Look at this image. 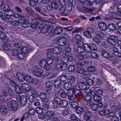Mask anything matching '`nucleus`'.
I'll return each mask as SVG.
<instances>
[{
  "label": "nucleus",
  "mask_w": 121,
  "mask_h": 121,
  "mask_svg": "<svg viewBox=\"0 0 121 121\" xmlns=\"http://www.w3.org/2000/svg\"><path fill=\"white\" fill-rule=\"evenodd\" d=\"M88 4L86 3L82 5V7L85 10H87L88 11L93 12L92 10L89 8H91L92 7L93 2L96 1L97 3H99L101 1V0H87Z\"/></svg>",
  "instance_id": "obj_1"
},
{
  "label": "nucleus",
  "mask_w": 121,
  "mask_h": 121,
  "mask_svg": "<svg viewBox=\"0 0 121 121\" xmlns=\"http://www.w3.org/2000/svg\"><path fill=\"white\" fill-rule=\"evenodd\" d=\"M7 106L10 110H16L18 107L17 102L13 100L7 103Z\"/></svg>",
  "instance_id": "obj_2"
},
{
  "label": "nucleus",
  "mask_w": 121,
  "mask_h": 121,
  "mask_svg": "<svg viewBox=\"0 0 121 121\" xmlns=\"http://www.w3.org/2000/svg\"><path fill=\"white\" fill-rule=\"evenodd\" d=\"M16 99L17 102H20L22 106H24L26 104L27 99L25 95H22V96L18 95L17 96Z\"/></svg>",
  "instance_id": "obj_3"
},
{
  "label": "nucleus",
  "mask_w": 121,
  "mask_h": 121,
  "mask_svg": "<svg viewBox=\"0 0 121 121\" xmlns=\"http://www.w3.org/2000/svg\"><path fill=\"white\" fill-rule=\"evenodd\" d=\"M43 20L38 18H35L33 19L31 21V28L32 29L35 28L40 23H41L43 22Z\"/></svg>",
  "instance_id": "obj_4"
},
{
  "label": "nucleus",
  "mask_w": 121,
  "mask_h": 121,
  "mask_svg": "<svg viewBox=\"0 0 121 121\" xmlns=\"http://www.w3.org/2000/svg\"><path fill=\"white\" fill-rule=\"evenodd\" d=\"M61 99L60 98L57 97L53 98L52 100V102L54 108H57L59 107Z\"/></svg>",
  "instance_id": "obj_5"
},
{
  "label": "nucleus",
  "mask_w": 121,
  "mask_h": 121,
  "mask_svg": "<svg viewBox=\"0 0 121 121\" xmlns=\"http://www.w3.org/2000/svg\"><path fill=\"white\" fill-rule=\"evenodd\" d=\"M39 65L41 67L45 68L46 70H48L51 68V66L47 63V61L45 59L41 60Z\"/></svg>",
  "instance_id": "obj_6"
},
{
  "label": "nucleus",
  "mask_w": 121,
  "mask_h": 121,
  "mask_svg": "<svg viewBox=\"0 0 121 121\" xmlns=\"http://www.w3.org/2000/svg\"><path fill=\"white\" fill-rule=\"evenodd\" d=\"M75 92L73 89H72L71 90L69 91V93L67 94L69 100H73L75 99L76 96Z\"/></svg>",
  "instance_id": "obj_7"
},
{
  "label": "nucleus",
  "mask_w": 121,
  "mask_h": 121,
  "mask_svg": "<svg viewBox=\"0 0 121 121\" xmlns=\"http://www.w3.org/2000/svg\"><path fill=\"white\" fill-rule=\"evenodd\" d=\"M37 70H34L32 71V73L35 76L41 77L43 75V71L42 69H40L37 68Z\"/></svg>",
  "instance_id": "obj_8"
},
{
  "label": "nucleus",
  "mask_w": 121,
  "mask_h": 121,
  "mask_svg": "<svg viewBox=\"0 0 121 121\" xmlns=\"http://www.w3.org/2000/svg\"><path fill=\"white\" fill-rule=\"evenodd\" d=\"M22 89L24 91H28L30 90L31 87L29 84L25 83H22L21 85Z\"/></svg>",
  "instance_id": "obj_9"
},
{
  "label": "nucleus",
  "mask_w": 121,
  "mask_h": 121,
  "mask_svg": "<svg viewBox=\"0 0 121 121\" xmlns=\"http://www.w3.org/2000/svg\"><path fill=\"white\" fill-rule=\"evenodd\" d=\"M67 40L64 37H62L58 39L57 41L58 44L60 46H63L65 45L66 43Z\"/></svg>",
  "instance_id": "obj_10"
},
{
  "label": "nucleus",
  "mask_w": 121,
  "mask_h": 121,
  "mask_svg": "<svg viewBox=\"0 0 121 121\" xmlns=\"http://www.w3.org/2000/svg\"><path fill=\"white\" fill-rule=\"evenodd\" d=\"M99 28L101 30L105 31L107 30L108 28L107 25L104 22H101L98 24Z\"/></svg>",
  "instance_id": "obj_11"
},
{
  "label": "nucleus",
  "mask_w": 121,
  "mask_h": 121,
  "mask_svg": "<svg viewBox=\"0 0 121 121\" xmlns=\"http://www.w3.org/2000/svg\"><path fill=\"white\" fill-rule=\"evenodd\" d=\"M117 39L116 37L114 36H111L107 39V41L109 43L114 45L115 44V40Z\"/></svg>",
  "instance_id": "obj_12"
},
{
  "label": "nucleus",
  "mask_w": 121,
  "mask_h": 121,
  "mask_svg": "<svg viewBox=\"0 0 121 121\" xmlns=\"http://www.w3.org/2000/svg\"><path fill=\"white\" fill-rule=\"evenodd\" d=\"M0 39L3 41L5 40L6 42L9 41V39L7 37L6 34L2 31H0Z\"/></svg>",
  "instance_id": "obj_13"
},
{
  "label": "nucleus",
  "mask_w": 121,
  "mask_h": 121,
  "mask_svg": "<svg viewBox=\"0 0 121 121\" xmlns=\"http://www.w3.org/2000/svg\"><path fill=\"white\" fill-rule=\"evenodd\" d=\"M17 77L19 80L21 82H23L25 80L24 74L22 73H17Z\"/></svg>",
  "instance_id": "obj_14"
},
{
  "label": "nucleus",
  "mask_w": 121,
  "mask_h": 121,
  "mask_svg": "<svg viewBox=\"0 0 121 121\" xmlns=\"http://www.w3.org/2000/svg\"><path fill=\"white\" fill-rule=\"evenodd\" d=\"M65 10L64 7H62L59 9V11L61 15L65 16H68V14Z\"/></svg>",
  "instance_id": "obj_15"
},
{
  "label": "nucleus",
  "mask_w": 121,
  "mask_h": 121,
  "mask_svg": "<svg viewBox=\"0 0 121 121\" xmlns=\"http://www.w3.org/2000/svg\"><path fill=\"white\" fill-rule=\"evenodd\" d=\"M68 104V101L66 100H61L59 106L60 108H65L67 106Z\"/></svg>",
  "instance_id": "obj_16"
},
{
  "label": "nucleus",
  "mask_w": 121,
  "mask_h": 121,
  "mask_svg": "<svg viewBox=\"0 0 121 121\" xmlns=\"http://www.w3.org/2000/svg\"><path fill=\"white\" fill-rule=\"evenodd\" d=\"M120 107V106L118 104H115L112 105L111 109L113 112L115 113L118 111Z\"/></svg>",
  "instance_id": "obj_17"
},
{
  "label": "nucleus",
  "mask_w": 121,
  "mask_h": 121,
  "mask_svg": "<svg viewBox=\"0 0 121 121\" xmlns=\"http://www.w3.org/2000/svg\"><path fill=\"white\" fill-rule=\"evenodd\" d=\"M114 55L117 56H119L121 57V54L118 52V49L116 47H113L112 52Z\"/></svg>",
  "instance_id": "obj_18"
},
{
  "label": "nucleus",
  "mask_w": 121,
  "mask_h": 121,
  "mask_svg": "<svg viewBox=\"0 0 121 121\" xmlns=\"http://www.w3.org/2000/svg\"><path fill=\"white\" fill-rule=\"evenodd\" d=\"M46 56L48 59H57L58 56L54 55V54L52 52H47L46 54Z\"/></svg>",
  "instance_id": "obj_19"
},
{
  "label": "nucleus",
  "mask_w": 121,
  "mask_h": 121,
  "mask_svg": "<svg viewBox=\"0 0 121 121\" xmlns=\"http://www.w3.org/2000/svg\"><path fill=\"white\" fill-rule=\"evenodd\" d=\"M25 79L27 82L30 83L32 84L34 82L33 78L29 75H26L25 76Z\"/></svg>",
  "instance_id": "obj_20"
},
{
  "label": "nucleus",
  "mask_w": 121,
  "mask_h": 121,
  "mask_svg": "<svg viewBox=\"0 0 121 121\" xmlns=\"http://www.w3.org/2000/svg\"><path fill=\"white\" fill-rule=\"evenodd\" d=\"M53 51L55 53L59 54L61 52L62 49L61 48L59 47H55L52 48Z\"/></svg>",
  "instance_id": "obj_21"
},
{
  "label": "nucleus",
  "mask_w": 121,
  "mask_h": 121,
  "mask_svg": "<svg viewBox=\"0 0 121 121\" xmlns=\"http://www.w3.org/2000/svg\"><path fill=\"white\" fill-rule=\"evenodd\" d=\"M85 57L88 58L89 57V56L87 54H85L84 55H82L80 54H77L76 56V57L77 59L80 61H81L83 60Z\"/></svg>",
  "instance_id": "obj_22"
},
{
  "label": "nucleus",
  "mask_w": 121,
  "mask_h": 121,
  "mask_svg": "<svg viewBox=\"0 0 121 121\" xmlns=\"http://www.w3.org/2000/svg\"><path fill=\"white\" fill-rule=\"evenodd\" d=\"M90 44L89 45L86 43H85L83 45V48L84 51L86 52H91Z\"/></svg>",
  "instance_id": "obj_23"
},
{
  "label": "nucleus",
  "mask_w": 121,
  "mask_h": 121,
  "mask_svg": "<svg viewBox=\"0 0 121 121\" xmlns=\"http://www.w3.org/2000/svg\"><path fill=\"white\" fill-rule=\"evenodd\" d=\"M72 86V83L69 82H67L65 83L63 85L64 88L65 89H69Z\"/></svg>",
  "instance_id": "obj_24"
},
{
  "label": "nucleus",
  "mask_w": 121,
  "mask_h": 121,
  "mask_svg": "<svg viewBox=\"0 0 121 121\" xmlns=\"http://www.w3.org/2000/svg\"><path fill=\"white\" fill-rule=\"evenodd\" d=\"M55 116L54 112L52 110H48L46 112V116L47 117H52Z\"/></svg>",
  "instance_id": "obj_25"
},
{
  "label": "nucleus",
  "mask_w": 121,
  "mask_h": 121,
  "mask_svg": "<svg viewBox=\"0 0 121 121\" xmlns=\"http://www.w3.org/2000/svg\"><path fill=\"white\" fill-rule=\"evenodd\" d=\"M63 31V28L60 27H56L54 30V32L55 34L57 35L60 34Z\"/></svg>",
  "instance_id": "obj_26"
},
{
  "label": "nucleus",
  "mask_w": 121,
  "mask_h": 121,
  "mask_svg": "<svg viewBox=\"0 0 121 121\" xmlns=\"http://www.w3.org/2000/svg\"><path fill=\"white\" fill-rule=\"evenodd\" d=\"M52 82L50 81H47L45 83L46 88L47 90L50 91L52 90Z\"/></svg>",
  "instance_id": "obj_27"
},
{
  "label": "nucleus",
  "mask_w": 121,
  "mask_h": 121,
  "mask_svg": "<svg viewBox=\"0 0 121 121\" xmlns=\"http://www.w3.org/2000/svg\"><path fill=\"white\" fill-rule=\"evenodd\" d=\"M69 118L71 120L74 121H81V120L74 114L70 115Z\"/></svg>",
  "instance_id": "obj_28"
},
{
  "label": "nucleus",
  "mask_w": 121,
  "mask_h": 121,
  "mask_svg": "<svg viewBox=\"0 0 121 121\" xmlns=\"http://www.w3.org/2000/svg\"><path fill=\"white\" fill-rule=\"evenodd\" d=\"M78 86L79 89L82 90L86 89V85L85 83L83 82H81L78 85Z\"/></svg>",
  "instance_id": "obj_29"
},
{
  "label": "nucleus",
  "mask_w": 121,
  "mask_h": 121,
  "mask_svg": "<svg viewBox=\"0 0 121 121\" xmlns=\"http://www.w3.org/2000/svg\"><path fill=\"white\" fill-rule=\"evenodd\" d=\"M10 7L6 4H3L1 7V9L4 11H4L10 9Z\"/></svg>",
  "instance_id": "obj_30"
},
{
  "label": "nucleus",
  "mask_w": 121,
  "mask_h": 121,
  "mask_svg": "<svg viewBox=\"0 0 121 121\" xmlns=\"http://www.w3.org/2000/svg\"><path fill=\"white\" fill-rule=\"evenodd\" d=\"M0 110L2 112L5 114L7 112V109L5 106L4 105H0Z\"/></svg>",
  "instance_id": "obj_31"
},
{
  "label": "nucleus",
  "mask_w": 121,
  "mask_h": 121,
  "mask_svg": "<svg viewBox=\"0 0 121 121\" xmlns=\"http://www.w3.org/2000/svg\"><path fill=\"white\" fill-rule=\"evenodd\" d=\"M27 46H25L22 47L21 49V52L23 54H26L29 52V48Z\"/></svg>",
  "instance_id": "obj_32"
},
{
  "label": "nucleus",
  "mask_w": 121,
  "mask_h": 121,
  "mask_svg": "<svg viewBox=\"0 0 121 121\" xmlns=\"http://www.w3.org/2000/svg\"><path fill=\"white\" fill-rule=\"evenodd\" d=\"M45 25L44 24V23L43 24L42 22L41 23V25L39 27V29L40 30L41 32L43 33L47 32V30H44V29L46 28L45 27Z\"/></svg>",
  "instance_id": "obj_33"
},
{
  "label": "nucleus",
  "mask_w": 121,
  "mask_h": 121,
  "mask_svg": "<svg viewBox=\"0 0 121 121\" xmlns=\"http://www.w3.org/2000/svg\"><path fill=\"white\" fill-rule=\"evenodd\" d=\"M93 40L97 44H100L101 41V38L96 36H94L92 38Z\"/></svg>",
  "instance_id": "obj_34"
},
{
  "label": "nucleus",
  "mask_w": 121,
  "mask_h": 121,
  "mask_svg": "<svg viewBox=\"0 0 121 121\" xmlns=\"http://www.w3.org/2000/svg\"><path fill=\"white\" fill-rule=\"evenodd\" d=\"M27 54L21 53H18L17 56V58L19 60H22L25 58L27 56Z\"/></svg>",
  "instance_id": "obj_35"
},
{
  "label": "nucleus",
  "mask_w": 121,
  "mask_h": 121,
  "mask_svg": "<svg viewBox=\"0 0 121 121\" xmlns=\"http://www.w3.org/2000/svg\"><path fill=\"white\" fill-rule=\"evenodd\" d=\"M108 27L109 29L111 31H114L116 28L115 25L112 23L109 24Z\"/></svg>",
  "instance_id": "obj_36"
},
{
  "label": "nucleus",
  "mask_w": 121,
  "mask_h": 121,
  "mask_svg": "<svg viewBox=\"0 0 121 121\" xmlns=\"http://www.w3.org/2000/svg\"><path fill=\"white\" fill-rule=\"evenodd\" d=\"M93 98L94 101L95 102H100L102 100V98L101 96L97 95L93 96Z\"/></svg>",
  "instance_id": "obj_37"
},
{
  "label": "nucleus",
  "mask_w": 121,
  "mask_h": 121,
  "mask_svg": "<svg viewBox=\"0 0 121 121\" xmlns=\"http://www.w3.org/2000/svg\"><path fill=\"white\" fill-rule=\"evenodd\" d=\"M57 59V61L56 63V69H59L61 67L62 63L61 60L58 59V58Z\"/></svg>",
  "instance_id": "obj_38"
},
{
  "label": "nucleus",
  "mask_w": 121,
  "mask_h": 121,
  "mask_svg": "<svg viewBox=\"0 0 121 121\" xmlns=\"http://www.w3.org/2000/svg\"><path fill=\"white\" fill-rule=\"evenodd\" d=\"M95 33L96 35L100 37H103L105 35L103 32L98 30L95 31Z\"/></svg>",
  "instance_id": "obj_39"
},
{
  "label": "nucleus",
  "mask_w": 121,
  "mask_h": 121,
  "mask_svg": "<svg viewBox=\"0 0 121 121\" xmlns=\"http://www.w3.org/2000/svg\"><path fill=\"white\" fill-rule=\"evenodd\" d=\"M101 55L105 58H108L110 56L109 53L107 52L105 50H103L101 51Z\"/></svg>",
  "instance_id": "obj_40"
},
{
  "label": "nucleus",
  "mask_w": 121,
  "mask_h": 121,
  "mask_svg": "<svg viewBox=\"0 0 121 121\" xmlns=\"http://www.w3.org/2000/svg\"><path fill=\"white\" fill-rule=\"evenodd\" d=\"M4 14L7 16H12L13 15V12L10 10V9L8 10L7 11H5L4 12Z\"/></svg>",
  "instance_id": "obj_41"
},
{
  "label": "nucleus",
  "mask_w": 121,
  "mask_h": 121,
  "mask_svg": "<svg viewBox=\"0 0 121 121\" xmlns=\"http://www.w3.org/2000/svg\"><path fill=\"white\" fill-rule=\"evenodd\" d=\"M45 27L46 28L47 30V33H50L53 30V28L50 25H45Z\"/></svg>",
  "instance_id": "obj_42"
},
{
  "label": "nucleus",
  "mask_w": 121,
  "mask_h": 121,
  "mask_svg": "<svg viewBox=\"0 0 121 121\" xmlns=\"http://www.w3.org/2000/svg\"><path fill=\"white\" fill-rule=\"evenodd\" d=\"M11 53L12 55L16 56L18 54L19 51L16 49H13L11 50Z\"/></svg>",
  "instance_id": "obj_43"
},
{
  "label": "nucleus",
  "mask_w": 121,
  "mask_h": 121,
  "mask_svg": "<svg viewBox=\"0 0 121 121\" xmlns=\"http://www.w3.org/2000/svg\"><path fill=\"white\" fill-rule=\"evenodd\" d=\"M90 107L91 109L94 111H97L98 108L97 105L95 103H93L91 104Z\"/></svg>",
  "instance_id": "obj_44"
},
{
  "label": "nucleus",
  "mask_w": 121,
  "mask_h": 121,
  "mask_svg": "<svg viewBox=\"0 0 121 121\" xmlns=\"http://www.w3.org/2000/svg\"><path fill=\"white\" fill-rule=\"evenodd\" d=\"M24 8L27 12L30 13L32 15H33L34 14V13L33 12V10L32 9L30 8V7H24Z\"/></svg>",
  "instance_id": "obj_45"
},
{
  "label": "nucleus",
  "mask_w": 121,
  "mask_h": 121,
  "mask_svg": "<svg viewBox=\"0 0 121 121\" xmlns=\"http://www.w3.org/2000/svg\"><path fill=\"white\" fill-rule=\"evenodd\" d=\"M10 44L9 43H4L3 46V48L4 50L8 51L10 48Z\"/></svg>",
  "instance_id": "obj_46"
},
{
  "label": "nucleus",
  "mask_w": 121,
  "mask_h": 121,
  "mask_svg": "<svg viewBox=\"0 0 121 121\" xmlns=\"http://www.w3.org/2000/svg\"><path fill=\"white\" fill-rule=\"evenodd\" d=\"M15 91L18 94L22 93V91L21 88L18 85H17L15 86Z\"/></svg>",
  "instance_id": "obj_47"
},
{
  "label": "nucleus",
  "mask_w": 121,
  "mask_h": 121,
  "mask_svg": "<svg viewBox=\"0 0 121 121\" xmlns=\"http://www.w3.org/2000/svg\"><path fill=\"white\" fill-rule=\"evenodd\" d=\"M61 84V82L60 80H57L55 81L54 84L55 87L57 88L59 87Z\"/></svg>",
  "instance_id": "obj_48"
},
{
  "label": "nucleus",
  "mask_w": 121,
  "mask_h": 121,
  "mask_svg": "<svg viewBox=\"0 0 121 121\" xmlns=\"http://www.w3.org/2000/svg\"><path fill=\"white\" fill-rule=\"evenodd\" d=\"M92 99V97L91 95L89 94L85 95L84 98V100L85 101H91Z\"/></svg>",
  "instance_id": "obj_49"
},
{
  "label": "nucleus",
  "mask_w": 121,
  "mask_h": 121,
  "mask_svg": "<svg viewBox=\"0 0 121 121\" xmlns=\"http://www.w3.org/2000/svg\"><path fill=\"white\" fill-rule=\"evenodd\" d=\"M77 71V73H84V74H85V73L86 72H87L86 71L85 69L84 68H78Z\"/></svg>",
  "instance_id": "obj_50"
},
{
  "label": "nucleus",
  "mask_w": 121,
  "mask_h": 121,
  "mask_svg": "<svg viewBox=\"0 0 121 121\" xmlns=\"http://www.w3.org/2000/svg\"><path fill=\"white\" fill-rule=\"evenodd\" d=\"M66 11L68 14V15L69 14V12L72 10V8L71 6L70 5H67L65 6L64 7Z\"/></svg>",
  "instance_id": "obj_51"
},
{
  "label": "nucleus",
  "mask_w": 121,
  "mask_h": 121,
  "mask_svg": "<svg viewBox=\"0 0 121 121\" xmlns=\"http://www.w3.org/2000/svg\"><path fill=\"white\" fill-rule=\"evenodd\" d=\"M85 64V63L84 61H82L81 62H77L76 63V65L77 68H80L81 67H83Z\"/></svg>",
  "instance_id": "obj_52"
},
{
  "label": "nucleus",
  "mask_w": 121,
  "mask_h": 121,
  "mask_svg": "<svg viewBox=\"0 0 121 121\" xmlns=\"http://www.w3.org/2000/svg\"><path fill=\"white\" fill-rule=\"evenodd\" d=\"M87 70L88 72H94L96 70V69L95 67L92 66H90L88 67Z\"/></svg>",
  "instance_id": "obj_53"
},
{
  "label": "nucleus",
  "mask_w": 121,
  "mask_h": 121,
  "mask_svg": "<svg viewBox=\"0 0 121 121\" xmlns=\"http://www.w3.org/2000/svg\"><path fill=\"white\" fill-rule=\"evenodd\" d=\"M71 106L73 108H76L78 106V103L76 101H73L71 103Z\"/></svg>",
  "instance_id": "obj_54"
},
{
  "label": "nucleus",
  "mask_w": 121,
  "mask_h": 121,
  "mask_svg": "<svg viewBox=\"0 0 121 121\" xmlns=\"http://www.w3.org/2000/svg\"><path fill=\"white\" fill-rule=\"evenodd\" d=\"M51 4L53 9H56L58 8V5L56 2L54 1L53 2L51 3Z\"/></svg>",
  "instance_id": "obj_55"
},
{
  "label": "nucleus",
  "mask_w": 121,
  "mask_h": 121,
  "mask_svg": "<svg viewBox=\"0 0 121 121\" xmlns=\"http://www.w3.org/2000/svg\"><path fill=\"white\" fill-rule=\"evenodd\" d=\"M67 79L69 81L74 82L75 81V79L74 78V76L73 75L69 76L67 77Z\"/></svg>",
  "instance_id": "obj_56"
},
{
  "label": "nucleus",
  "mask_w": 121,
  "mask_h": 121,
  "mask_svg": "<svg viewBox=\"0 0 121 121\" xmlns=\"http://www.w3.org/2000/svg\"><path fill=\"white\" fill-rule=\"evenodd\" d=\"M83 118L84 120L86 121L90 119L91 118V117L90 116L88 115L87 112H86L83 115Z\"/></svg>",
  "instance_id": "obj_57"
},
{
  "label": "nucleus",
  "mask_w": 121,
  "mask_h": 121,
  "mask_svg": "<svg viewBox=\"0 0 121 121\" xmlns=\"http://www.w3.org/2000/svg\"><path fill=\"white\" fill-rule=\"evenodd\" d=\"M29 117V113L28 112H26L23 116V117L21 119V121H23L25 119H27Z\"/></svg>",
  "instance_id": "obj_58"
},
{
  "label": "nucleus",
  "mask_w": 121,
  "mask_h": 121,
  "mask_svg": "<svg viewBox=\"0 0 121 121\" xmlns=\"http://www.w3.org/2000/svg\"><path fill=\"white\" fill-rule=\"evenodd\" d=\"M32 95L36 98L38 97L39 95V94L37 91L35 90H32L31 92Z\"/></svg>",
  "instance_id": "obj_59"
},
{
  "label": "nucleus",
  "mask_w": 121,
  "mask_h": 121,
  "mask_svg": "<svg viewBox=\"0 0 121 121\" xmlns=\"http://www.w3.org/2000/svg\"><path fill=\"white\" fill-rule=\"evenodd\" d=\"M91 33L88 32L86 30L84 32L83 34L86 37L88 38H91L92 37V35Z\"/></svg>",
  "instance_id": "obj_60"
},
{
  "label": "nucleus",
  "mask_w": 121,
  "mask_h": 121,
  "mask_svg": "<svg viewBox=\"0 0 121 121\" xmlns=\"http://www.w3.org/2000/svg\"><path fill=\"white\" fill-rule=\"evenodd\" d=\"M7 90L8 91V94L11 97L12 96L14 95V93L13 91L10 87H7Z\"/></svg>",
  "instance_id": "obj_61"
},
{
  "label": "nucleus",
  "mask_w": 121,
  "mask_h": 121,
  "mask_svg": "<svg viewBox=\"0 0 121 121\" xmlns=\"http://www.w3.org/2000/svg\"><path fill=\"white\" fill-rule=\"evenodd\" d=\"M30 26V23L26 20L22 24V26L25 28L29 27Z\"/></svg>",
  "instance_id": "obj_62"
},
{
  "label": "nucleus",
  "mask_w": 121,
  "mask_h": 121,
  "mask_svg": "<svg viewBox=\"0 0 121 121\" xmlns=\"http://www.w3.org/2000/svg\"><path fill=\"white\" fill-rule=\"evenodd\" d=\"M29 3L30 5L33 7L36 6L37 4L34 0H30L29 1Z\"/></svg>",
  "instance_id": "obj_63"
},
{
  "label": "nucleus",
  "mask_w": 121,
  "mask_h": 121,
  "mask_svg": "<svg viewBox=\"0 0 121 121\" xmlns=\"http://www.w3.org/2000/svg\"><path fill=\"white\" fill-rule=\"evenodd\" d=\"M47 121H60V120L58 118L55 117L48 118Z\"/></svg>",
  "instance_id": "obj_64"
}]
</instances>
